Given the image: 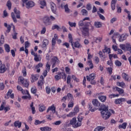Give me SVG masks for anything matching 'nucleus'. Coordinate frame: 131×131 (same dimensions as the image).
Returning <instances> with one entry per match:
<instances>
[{
  "mask_svg": "<svg viewBox=\"0 0 131 131\" xmlns=\"http://www.w3.org/2000/svg\"><path fill=\"white\" fill-rule=\"evenodd\" d=\"M79 112V108L78 106H76L74 109V113L76 115Z\"/></svg>",
  "mask_w": 131,
  "mask_h": 131,
  "instance_id": "obj_52",
  "label": "nucleus"
},
{
  "mask_svg": "<svg viewBox=\"0 0 131 131\" xmlns=\"http://www.w3.org/2000/svg\"><path fill=\"white\" fill-rule=\"evenodd\" d=\"M40 130L41 131H51L52 130V128L49 126H45L40 127Z\"/></svg>",
  "mask_w": 131,
  "mask_h": 131,
  "instance_id": "obj_25",
  "label": "nucleus"
},
{
  "mask_svg": "<svg viewBox=\"0 0 131 131\" xmlns=\"http://www.w3.org/2000/svg\"><path fill=\"white\" fill-rule=\"evenodd\" d=\"M47 113L52 115L56 113V106H55V104H52L51 106L49 107L47 111Z\"/></svg>",
  "mask_w": 131,
  "mask_h": 131,
  "instance_id": "obj_8",
  "label": "nucleus"
},
{
  "mask_svg": "<svg viewBox=\"0 0 131 131\" xmlns=\"http://www.w3.org/2000/svg\"><path fill=\"white\" fill-rule=\"evenodd\" d=\"M4 26L5 27H6L7 28V30H6V32L7 33H9V32L11 31V25H8V24L5 23H4Z\"/></svg>",
  "mask_w": 131,
  "mask_h": 131,
  "instance_id": "obj_32",
  "label": "nucleus"
},
{
  "mask_svg": "<svg viewBox=\"0 0 131 131\" xmlns=\"http://www.w3.org/2000/svg\"><path fill=\"white\" fill-rule=\"evenodd\" d=\"M114 90H115V91H117L118 93H119V95H123L124 94V90L121 88H120L119 87L116 86L114 88Z\"/></svg>",
  "mask_w": 131,
  "mask_h": 131,
  "instance_id": "obj_14",
  "label": "nucleus"
},
{
  "mask_svg": "<svg viewBox=\"0 0 131 131\" xmlns=\"http://www.w3.org/2000/svg\"><path fill=\"white\" fill-rule=\"evenodd\" d=\"M40 78L42 79V80H39L37 83L38 86H42V84L45 83V81L43 80V76H41Z\"/></svg>",
  "mask_w": 131,
  "mask_h": 131,
  "instance_id": "obj_24",
  "label": "nucleus"
},
{
  "mask_svg": "<svg viewBox=\"0 0 131 131\" xmlns=\"http://www.w3.org/2000/svg\"><path fill=\"white\" fill-rule=\"evenodd\" d=\"M115 64L116 65V66L120 67L121 66V65H122V63L119 60H116Z\"/></svg>",
  "mask_w": 131,
  "mask_h": 131,
  "instance_id": "obj_62",
  "label": "nucleus"
},
{
  "mask_svg": "<svg viewBox=\"0 0 131 131\" xmlns=\"http://www.w3.org/2000/svg\"><path fill=\"white\" fill-rule=\"evenodd\" d=\"M61 78L64 79V81H66V74L64 73L58 72L57 75L55 76V79L56 81L61 79Z\"/></svg>",
  "mask_w": 131,
  "mask_h": 131,
  "instance_id": "obj_4",
  "label": "nucleus"
},
{
  "mask_svg": "<svg viewBox=\"0 0 131 131\" xmlns=\"http://www.w3.org/2000/svg\"><path fill=\"white\" fill-rule=\"evenodd\" d=\"M120 48L123 51H131V45L129 43H126V44H120Z\"/></svg>",
  "mask_w": 131,
  "mask_h": 131,
  "instance_id": "obj_6",
  "label": "nucleus"
},
{
  "mask_svg": "<svg viewBox=\"0 0 131 131\" xmlns=\"http://www.w3.org/2000/svg\"><path fill=\"white\" fill-rule=\"evenodd\" d=\"M55 29H57V30H60V27L58 26V25H54L52 27V30H55Z\"/></svg>",
  "mask_w": 131,
  "mask_h": 131,
  "instance_id": "obj_45",
  "label": "nucleus"
},
{
  "mask_svg": "<svg viewBox=\"0 0 131 131\" xmlns=\"http://www.w3.org/2000/svg\"><path fill=\"white\" fill-rule=\"evenodd\" d=\"M95 77H96V74H91L89 76H86L87 80L88 81H91V80H94V79H95Z\"/></svg>",
  "mask_w": 131,
  "mask_h": 131,
  "instance_id": "obj_17",
  "label": "nucleus"
},
{
  "mask_svg": "<svg viewBox=\"0 0 131 131\" xmlns=\"http://www.w3.org/2000/svg\"><path fill=\"white\" fill-rule=\"evenodd\" d=\"M123 102H125V98H120L115 100V103L117 104L118 105H120V104H122Z\"/></svg>",
  "mask_w": 131,
  "mask_h": 131,
  "instance_id": "obj_13",
  "label": "nucleus"
},
{
  "mask_svg": "<svg viewBox=\"0 0 131 131\" xmlns=\"http://www.w3.org/2000/svg\"><path fill=\"white\" fill-rule=\"evenodd\" d=\"M69 25L71 27H76V23H72L71 21H69Z\"/></svg>",
  "mask_w": 131,
  "mask_h": 131,
  "instance_id": "obj_58",
  "label": "nucleus"
},
{
  "mask_svg": "<svg viewBox=\"0 0 131 131\" xmlns=\"http://www.w3.org/2000/svg\"><path fill=\"white\" fill-rule=\"evenodd\" d=\"M81 13L83 16H88V11H86L85 9H82Z\"/></svg>",
  "mask_w": 131,
  "mask_h": 131,
  "instance_id": "obj_51",
  "label": "nucleus"
},
{
  "mask_svg": "<svg viewBox=\"0 0 131 131\" xmlns=\"http://www.w3.org/2000/svg\"><path fill=\"white\" fill-rule=\"evenodd\" d=\"M126 125H127V123L124 122L122 124H120L119 125V128L121 129L123 128V129H125L126 128Z\"/></svg>",
  "mask_w": 131,
  "mask_h": 131,
  "instance_id": "obj_34",
  "label": "nucleus"
},
{
  "mask_svg": "<svg viewBox=\"0 0 131 131\" xmlns=\"http://www.w3.org/2000/svg\"><path fill=\"white\" fill-rule=\"evenodd\" d=\"M116 3H117V0H112L111 2V7L112 11L115 10L116 8Z\"/></svg>",
  "mask_w": 131,
  "mask_h": 131,
  "instance_id": "obj_15",
  "label": "nucleus"
},
{
  "mask_svg": "<svg viewBox=\"0 0 131 131\" xmlns=\"http://www.w3.org/2000/svg\"><path fill=\"white\" fill-rule=\"evenodd\" d=\"M67 97L68 101H74V98H73V95L72 94L69 93L67 94Z\"/></svg>",
  "mask_w": 131,
  "mask_h": 131,
  "instance_id": "obj_33",
  "label": "nucleus"
},
{
  "mask_svg": "<svg viewBox=\"0 0 131 131\" xmlns=\"http://www.w3.org/2000/svg\"><path fill=\"white\" fill-rule=\"evenodd\" d=\"M64 8L66 13H67L68 14H69V13H70V9H69V8H68V4L64 5Z\"/></svg>",
  "mask_w": 131,
  "mask_h": 131,
  "instance_id": "obj_43",
  "label": "nucleus"
},
{
  "mask_svg": "<svg viewBox=\"0 0 131 131\" xmlns=\"http://www.w3.org/2000/svg\"><path fill=\"white\" fill-rule=\"evenodd\" d=\"M21 93L23 94V95H29V92L28 91V90H23V91H21Z\"/></svg>",
  "mask_w": 131,
  "mask_h": 131,
  "instance_id": "obj_64",
  "label": "nucleus"
},
{
  "mask_svg": "<svg viewBox=\"0 0 131 131\" xmlns=\"http://www.w3.org/2000/svg\"><path fill=\"white\" fill-rule=\"evenodd\" d=\"M117 85L118 86H120V88H122V89H125L126 88V85L125 84V83L124 82H117Z\"/></svg>",
  "mask_w": 131,
  "mask_h": 131,
  "instance_id": "obj_19",
  "label": "nucleus"
},
{
  "mask_svg": "<svg viewBox=\"0 0 131 131\" xmlns=\"http://www.w3.org/2000/svg\"><path fill=\"white\" fill-rule=\"evenodd\" d=\"M85 20H90L89 17H85L82 20H80L78 23V26L82 28L81 31L82 32L83 35H84V36H86V35H89V23H84L83 21H85Z\"/></svg>",
  "mask_w": 131,
  "mask_h": 131,
  "instance_id": "obj_1",
  "label": "nucleus"
},
{
  "mask_svg": "<svg viewBox=\"0 0 131 131\" xmlns=\"http://www.w3.org/2000/svg\"><path fill=\"white\" fill-rule=\"evenodd\" d=\"M122 77L125 81H130L131 79L129 75L125 73H122Z\"/></svg>",
  "mask_w": 131,
  "mask_h": 131,
  "instance_id": "obj_12",
  "label": "nucleus"
},
{
  "mask_svg": "<svg viewBox=\"0 0 131 131\" xmlns=\"http://www.w3.org/2000/svg\"><path fill=\"white\" fill-rule=\"evenodd\" d=\"M126 39V37H125V34H123L120 36V37L119 38V41L121 42L122 41H123Z\"/></svg>",
  "mask_w": 131,
  "mask_h": 131,
  "instance_id": "obj_37",
  "label": "nucleus"
},
{
  "mask_svg": "<svg viewBox=\"0 0 131 131\" xmlns=\"http://www.w3.org/2000/svg\"><path fill=\"white\" fill-rule=\"evenodd\" d=\"M4 47L7 53H10V46L8 44H5Z\"/></svg>",
  "mask_w": 131,
  "mask_h": 131,
  "instance_id": "obj_44",
  "label": "nucleus"
},
{
  "mask_svg": "<svg viewBox=\"0 0 131 131\" xmlns=\"http://www.w3.org/2000/svg\"><path fill=\"white\" fill-rule=\"evenodd\" d=\"M43 22L45 25H50L51 22L50 21V17L49 16H45L43 18Z\"/></svg>",
  "mask_w": 131,
  "mask_h": 131,
  "instance_id": "obj_16",
  "label": "nucleus"
},
{
  "mask_svg": "<svg viewBox=\"0 0 131 131\" xmlns=\"http://www.w3.org/2000/svg\"><path fill=\"white\" fill-rule=\"evenodd\" d=\"M40 5L42 6L40 7L41 9H43V7H46V2L45 0L40 1Z\"/></svg>",
  "mask_w": 131,
  "mask_h": 131,
  "instance_id": "obj_53",
  "label": "nucleus"
},
{
  "mask_svg": "<svg viewBox=\"0 0 131 131\" xmlns=\"http://www.w3.org/2000/svg\"><path fill=\"white\" fill-rule=\"evenodd\" d=\"M68 38L69 39V42L71 43L73 42V38H72V34L71 33L68 34Z\"/></svg>",
  "mask_w": 131,
  "mask_h": 131,
  "instance_id": "obj_49",
  "label": "nucleus"
},
{
  "mask_svg": "<svg viewBox=\"0 0 131 131\" xmlns=\"http://www.w3.org/2000/svg\"><path fill=\"white\" fill-rule=\"evenodd\" d=\"M119 97V94H110L108 95L110 99H113V98H118Z\"/></svg>",
  "mask_w": 131,
  "mask_h": 131,
  "instance_id": "obj_40",
  "label": "nucleus"
},
{
  "mask_svg": "<svg viewBox=\"0 0 131 131\" xmlns=\"http://www.w3.org/2000/svg\"><path fill=\"white\" fill-rule=\"evenodd\" d=\"M31 93H32V94H36V87L33 86L31 89Z\"/></svg>",
  "mask_w": 131,
  "mask_h": 131,
  "instance_id": "obj_63",
  "label": "nucleus"
},
{
  "mask_svg": "<svg viewBox=\"0 0 131 131\" xmlns=\"http://www.w3.org/2000/svg\"><path fill=\"white\" fill-rule=\"evenodd\" d=\"M18 81L22 83L25 88H28L29 86L28 80L24 79L23 77H19L18 78Z\"/></svg>",
  "mask_w": 131,
  "mask_h": 131,
  "instance_id": "obj_5",
  "label": "nucleus"
},
{
  "mask_svg": "<svg viewBox=\"0 0 131 131\" xmlns=\"http://www.w3.org/2000/svg\"><path fill=\"white\" fill-rule=\"evenodd\" d=\"M43 66V65L41 63H39L38 64H37L35 66V69H37L36 72L39 73V72H40V68H41Z\"/></svg>",
  "mask_w": 131,
  "mask_h": 131,
  "instance_id": "obj_23",
  "label": "nucleus"
},
{
  "mask_svg": "<svg viewBox=\"0 0 131 131\" xmlns=\"http://www.w3.org/2000/svg\"><path fill=\"white\" fill-rule=\"evenodd\" d=\"M72 78L73 79V80H74V81H76V82H79V79L77 78L76 76L75 75H72Z\"/></svg>",
  "mask_w": 131,
  "mask_h": 131,
  "instance_id": "obj_48",
  "label": "nucleus"
},
{
  "mask_svg": "<svg viewBox=\"0 0 131 131\" xmlns=\"http://www.w3.org/2000/svg\"><path fill=\"white\" fill-rule=\"evenodd\" d=\"M7 6L8 7L9 10H11V8H12V3H11V1H8L7 2Z\"/></svg>",
  "mask_w": 131,
  "mask_h": 131,
  "instance_id": "obj_57",
  "label": "nucleus"
},
{
  "mask_svg": "<svg viewBox=\"0 0 131 131\" xmlns=\"http://www.w3.org/2000/svg\"><path fill=\"white\" fill-rule=\"evenodd\" d=\"M103 53H107V54H111V51L110 50V48H108L107 47H105L103 50Z\"/></svg>",
  "mask_w": 131,
  "mask_h": 131,
  "instance_id": "obj_41",
  "label": "nucleus"
},
{
  "mask_svg": "<svg viewBox=\"0 0 131 131\" xmlns=\"http://www.w3.org/2000/svg\"><path fill=\"white\" fill-rule=\"evenodd\" d=\"M12 18L15 23H17V19H16V16H15V13L14 12L11 13Z\"/></svg>",
  "mask_w": 131,
  "mask_h": 131,
  "instance_id": "obj_50",
  "label": "nucleus"
},
{
  "mask_svg": "<svg viewBox=\"0 0 131 131\" xmlns=\"http://www.w3.org/2000/svg\"><path fill=\"white\" fill-rule=\"evenodd\" d=\"M76 114L74 112H71L69 113L68 115H67V117H73V116H75Z\"/></svg>",
  "mask_w": 131,
  "mask_h": 131,
  "instance_id": "obj_47",
  "label": "nucleus"
},
{
  "mask_svg": "<svg viewBox=\"0 0 131 131\" xmlns=\"http://www.w3.org/2000/svg\"><path fill=\"white\" fill-rule=\"evenodd\" d=\"M13 93V90L10 89L8 92L7 93L6 96H5V99H9V98H11V99H14L15 96Z\"/></svg>",
  "mask_w": 131,
  "mask_h": 131,
  "instance_id": "obj_9",
  "label": "nucleus"
},
{
  "mask_svg": "<svg viewBox=\"0 0 131 131\" xmlns=\"http://www.w3.org/2000/svg\"><path fill=\"white\" fill-rule=\"evenodd\" d=\"M26 7L27 9H29V8H32V7H34V3L32 1H29L26 3Z\"/></svg>",
  "mask_w": 131,
  "mask_h": 131,
  "instance_id": "obj_20",
  "label": "nucleus"
},
{
  "mask_svg": "<svg viewBox=\"0 0 131 131\" xmlns=\"http://www.w3.org/2000/svg\"><path fill=\"white\" fill-rule=\"evenodd\" d=\"M46 110V106L43 105H39V111L40 112H43Z\"/></svg>",
  "mask_w": 131,
  "mask_h": 131,
  "instance_id": "obj_39",
  "label": "nucleus"
},
{
  "mask_svg": "<svg viewBox=\"0 0 131 131\" xmlns=\"http://www.w3.org/2000/svg\"><path fill=\"white\" fill-rule=\"evenodd\" d=\"M71 83V76L68 75L67 79V83L69 84V83Z\"/></svg>",
  "mask_w": 131,
  "mask_h": 131,
  "instance_id": "obj_54",
  "label": "nucleus"
},
{
  "mask_svg": "<svg viewBox=\"0 0 131 131\" xmlns=\"http://www.w3.org/2000/svg\"><path fill=\"white\" fill-rule=\"evenodd\" d=\"M13 11L16 16V18L17 19H20L21 18L20 17V11L17 10V8H14Z\"/></svg>",
  "mask_w": 131,
  "mask_h": 131,
  "instance_id": "obj_28",
  "label": "nucleus"
},
{
  "mask_svg": "<svg viewBox=\"0 0 131 131\" xmlns=\"http://www.w3.org/2000/svg\"><path fill=\"white\" fill-rule=\"evenodd\" d=\"M46 122V120H43L42 121H39L38 120H36L35 121L34 124L35 125H38V124H41V123H45Z\"/></svg>",
  "mask_w": 131,
  "mask_h": 131,
  "instance_id": "obj_38",
  "label": "nucleus"
},
{
  "mask_svg": "<svg viewBox=\"0 0 131 131\" xmlns=\"http://www.w3.org/2000/svg\"><path fill=\"white\" fill-rule=\"evenodd\" d=\"M70 124L72 125L73 127L74 128H77V127H79V126H81V124L77 121L76 119V117L73 118L70 121Z\"/></svg>",
  "mask_w": 131,
  "mask_h": 131,
  "instance_id": "obj_3",
  "label": "nucleus"
},
{
  "mask_svg": "<svg viewBox=\"0 0 131 131\" xmlns=\"http://www.w3.org/2000/svg\"><path fill=\"white\" fill-rule=\"evenodd\" d=\"M70 102L68 103V107L69 108H72L74 106V102L73 101H69Z\"/></svg>",
  "mask_w": 131,
  "mask_h": 131,
  "instance_id": "obj_46",
  "label": "nucleus"
},
{
  "mask_svg": "<svg viewBox=\"0 0 131 131\" xmlns=\"http://www.w3.org/2000/svg\"><path fill=\"white\" fill-rule=\"evenodd\" d=\"M89 68L90 69H93V68H94V64H93V62H92V60H90L89 61Z\"/></svg>",
  "mask_w": 131,
  "mask_h": 131,
  "instance_id": "obj_60",
  "label": "nucleus"
},
{
  "mask_svg": "<svg viewBox=\"0 0 131 131\" xmlns=\"http://www.w3.org/2000/svg\"><path fill=\"white\" fill-rule=\"evenodd\" d=\"M6 70L7 68H6V66L5 64H2L0 67V73H5Z\"/></svg>",
  "mask_w": 131,
  "mask_h": 131,
  "instance_id": "obj_27",
  "label": "nucleus"
},
{
  "mask_svg": "<svg viewBox=\"0 0 131 131\" xmlns=\"http://www.w3.org/2000/svg\"><path fill=\"white\" fill-rule=\"evenodd\" d=\"M102 39H103V38H102V37L94 38V41H95L97 43H98V42H101V41H102Z\"/></svg>",
  "mask_w": 131,
  "mask_h": 131,
  "instance_id": "obj_36",
  "label": "nucleus"
},
{
  "mask_svg": "<svg viewBox=\"0 0 131 131\" xmlns=\"http://www.w3.org/2000/svg\"><path fill=\"white\" fill-rule=\"evenodd\" d=\"M99 110L101 111L102 117L103 119L105 120L108 119L111 116V112L114 113V111L111 110H108V106L105 105H102Z\"/></svg>",
  "mask_w": 131,
  "mask_h": 131,
  "instance_id": "obj_2",
  "label": "nucleus"
},
{
  "mask_svg": "<svg viewBox=\"0 0 131 131\" xmlns=\"http://www.w3.org/2000/svg\"><path fill=\"white\" fill-rule=\"evenodd\" d=\"M34 60L36 62H39V61H40L41 60V57H40V55H37V54L36 55H35L34 56Z\"/></svg>",
  "mask_w": 131,
  "mask_h": 131,
  "instance_id": "obj_31",
  "label": "nucleus"
},
{
  "mask_svg": "<svg viewBox=\"0 0 131 131\" xmlns=\"http://www.w3.org/2000/svg\"><path fill=\"white\" fill-rule=\"evenodd\" d=\"M49 45V40L45 39L42 41V47L46 48Z\"/></svg>",
  "mask_w": 131,
  "mask_h": 131,
  "instance_id": "obj_35",
  "label": "nucleus"
},
{
  "mask_svg": "<svg viewBox=\"0 0 131 131\" xmlns=\"http://www.w3.org/2000/svg\"><path fill=\"white\" fill-rule=\"evenodd\" d=\"M94 26H95L96 28H101L102 26V23L100 21H95L94 23Z\"/></svg>",
  "mask_w": 131,
  "mask_h": 131,
  "instance_id": "obj_30",
  "label": "nucleus"
},
{
  "mask_svg": "<svg viewBox=\"0 0 131 131\" xmlns=\"http://www.w3.org/2000/svg\"><path fill=\"white\" fill-rule=\"evenodd\" d=\"M38 79V75H32L31 81V82H34V81H36Z\"/></svg>",
  "mask_w": 131,
  "mask_h": 131,
  "instance_id": "obj_22",
  "label": "nucleus"
},
{
  "mask_svg": "<svg viewBox=\"0 0 131 131\" xmlns=\"http://www.w3.org/2000/svg\"><path fill=\"white\" fill-rule=\"evenodd\" d=\"M50 6H51L52 11L53 12V13L55 14L56 11H57V7H56V4H55V3L53 2H51Z\"/></svg>",
  "mask_w": 131,
  "mask_h": 131,
  "instance_id": "obj_18",
  "label": "nucleus"
},
{
  "mask_svg": "<svg viewBox=\"0 0 131 131\" xmlns=\"http://www.w3.org/2000/svg\"><path fill=\"white\" fill-rule=\"evenodd\" d=\"M92 103L94 106H95L96 107H100V106H101V103L97 100V99H93Z\"/></svg>",
  "mask_w": 131,
  "mask_h": 131,
  "instance_id": "obj_21",
  "label": "nucleus"
},
{
  "mask_svg": "<svg viewBox=\"0 0 131 131\" xmlns=\"http://www.w3.org/2000/svg\"><path fill=\"white\" fill-rule=\"evenodd\" d=\"M51 62L52 63V68H54L56 65H58L60 63V60L58 57L54 56L51 58Z\"/></svg>",
  "mask_w": 131,
  "mask_h": 131,
  "instance_id": "obj_7",
  "label": "nucleus"
},
{
  "mask_svg": "<svg viewBox=\"0 0 131 131\" xmlns=\"http://www.w3.org/2000/svg\"><path fill=\"white\" fill-rule=\"evenodd\" d=\"M116 8L117 10V13H118V14H120V13H121V11H122V9H121V7L117 6Z\"/></svg>",
  "mask_w": 131,
  "mask_h": 131,
  "instance_id": "obj_59",
  "label": "nucleus"
},
{
  "mask_svg": "<svg viewBox=\"0 0 131 131\" xmlns=\"http://www.w3.org/2000/svg\"><path fill=\"white\" fill-rule=\"evenodd\" d=\"M50 69H51V65L49 64V63H47L46 65L45 71H47L48 72H49L50 71Z\"/></svg>",
  "mask_w": 131,
  "mask_h": 131,
  "instance_id": "obj_56",
  "label": "nucleus"
},
{
  "mask_svg": "<svg viewBox=\"0 0 131 131\" xmlns=\"http://www.w3.org/2000/svg\"><path fill=\"white\" fill-rule=\"evenodd\" d=\"M77 119H78V122L81 123V121H82V119H83V117L79 115V116H78Z\"/></svg>",
  "mask_w": 131,
  "mask_h": 131,
  "instance_id": "obj_55",
  "label": "nucleus"
},
{
  "mask_svg": "<svg viewBox=\"0 0 131 131\" xmlns=\"http://www.w3.org/2000/svg\"><path fill=\"white\" fill-rule=\"evenodd\" d=\"M14 125L15 127H18V128H20V127H21V125H22V123L19 121H16L14 122Z\"/></svg>",
  "mask_w": 131,
  "mask_h": 131,
  "instance_id": "obj_29",
  "label": "nucleus"
},
{
  "mask_svg": "<svg viewBox=\"0 0 131 131\" xmlns=\"http://www.w3.org/2000/svg\"><path fill=\"white\" fill-rule=\"evenodd\" d=\"M104 93H98V99L101 101V102H102V103H104L106 102V100H107V97L106 96H103Z\"/></svg>",
  "mask_w": 131,
  "mask_h": 131,
  "instance_id": "obj_10",
  "label": "nucleus"
},
{
  "mask_svg": "<svg viewBox=\"0 0 131 131\" xmlns=\"http://www.w3.org/2000/svg\"><path fill=\"white\" fill-rule=\"evenodd\" d=\"M30 107L31 108L32 114H35V112H36L35 107H34V106H33V102H31V103L30 104Z\"/></svg>",
  "mask_w": 131,
  "mask_h": 131,
  "instance_id": "obj_42",
  "label": "nucleus"
},
{
  "mask_svg": "<svg viewBox=\"0 0 131 131\" xmlns=\"http://www.w3.org/2000/svg\"><path fill=\"white\" fill-rule=\"evenodd\" d=\"M71 45L73 50H75V48L79 49L82 47L78 41L72 42Z\"/></svg>",
  "mask_w": 131,
  "mask_h": 131,
  "instance_id": "obj_11",
  "label": "nucleus"
},
{
  "mask_svg": "<svg viewBox=\"0 0 131 131\" xmlns=\"http://www.w3.org/2000/svg\"><path fill=\"white\" fill-rule=\"evenodd\" d=\"M47 31V28L46 27H43L40 31L41 34H45Z\"/></svg>",
  "mask_w": 131,
  "mask_h": 131,
  "instance_id": "obj_61",
  "label": "nucleus"
},
{
  "mask_svg": "<svg viewBox=\"0 0 131 131\" xmlns=\"http://www.w3.org/2000/svg\"><path fill=\"white\" fill-rule=\"evenodd\" d=\"M105 128H106L105 127L98 126L94 129V131H103Z\"/></svg>",
  "mask_w": 131,
  "mask_h": 131,
  "instance_id": "obj_26",
  "label": "nucleus"
}]
</instances>
